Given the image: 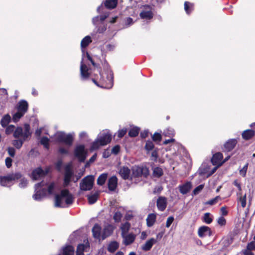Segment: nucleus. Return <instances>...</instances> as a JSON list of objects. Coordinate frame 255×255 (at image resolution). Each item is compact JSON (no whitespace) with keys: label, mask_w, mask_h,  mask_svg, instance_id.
<instances>
[{"label":"nucleus","mask_w":255,"mask_h":255,"mask_svg":"<svg viewBox=\"0 0 255 255\" xmlns=\"http://www.w3.org/2000/svg\"><path fill=\"white\" fill-rule=\"evenodd\" d=\"M92 41L91 36L87 35L82 39L80 43L82 52V58L80 64V75L82 80H83L87 79L89 77L91 72L90 68L88 67L89 63L87 61H90L95 67H97V64L93 60L88 53L86 52L84 49Z\"/></svg>","instance_id":"1"},{"label":"nucleus","mask_w":255,"mask_h":255,"mask_svg":"<svg viewBox=\"0 0 255 255\" xmlns=\"http://www.w3.org/2000/svg\"><path fill=\"white\" fill-rule=\"evenodd\" d=\"M55 188L54 183H51L50 184L47 182L42 181L35 185V193L33 195V198L36 201H40L45 196L47 193L52 194Z\"/></svg>","instance_id":"2"},{"label":"nucleus","mask_w":255,"mask_h":255,"mask_svg":"<svg viewBox=\"0 0 255 255\" xmlns=\"http://www.w3.org/2000/svg\"><path fill=\"white\" fill-rule=\"evenodd\" d=\"M73 195L67 189L62 190L59 194L55 196L54 206L56 207L66 208L68 205L73 203Z\"/></svg>","instance_id":"3"},{"label":"nucleus","mask_w":255,"mask_h":255,"mask_svg":"<svg viewBox=\"0 0 255 255\" xmlns=\"http://www.w3.org/2000/svg\"><path fill=\"white\" fill-rule=\"evenodd\" d=\"M112 135L108 130L101 131L95 141L92 143L90 150H95L99 148L100 146L107 145L110 142Z\"/></svg>","instance_id":"4"},{"label":"nucleus","mask_w":255,"mask_h":255,"mask_svg":"<svg viewBox=\"0 0 255 255\" xmlns=\"http://www.w3.org/2000/svg\"><path fill=\"white\" fill-rule=\"evenodd\" d=\"M99 83L95 79L92 81L98 87L102 88L110 89L113 86V74L110 70H107L105 73L100 72Z\"/></svg>","instance_id":"5"},{"label":"nucleus","mask_w":255,"mask_h":255,"mask_svg":"<svg viewBox=\"0 0 255 255\" xmlns=\"http://www.w3.org/2000/svg\"><path fill=\"white\" fill-rule=\"evenodd\" d=\"M21 176L20 172L12 173L5 176H0V184L3 187H10Z\"/></svg>","instance_id":"6"},{"label":"nucleus","mask_w":255,"mask_h":255,"mask_svg":"<svg viewBox=\"0 0 255 255\" xmlns=\"http://www.w3.org/2000/svg\"><path fill=\"white\" fill-rule=\"evenodd\" d=\"M131 171L132 172L131 181H133L135 179L142 176L147 177L149 174L148 168L143 165L132 166Z\"/></svg>","instance_id":"7"},{"label":"nucleus","mask_w":255,"mask_h":255,"mask_svg":"<svg viewBox=\"0 0 255 255\" xmlns=\"http://www.w3.org/2000/svg\"><path fill=\"white\" fill-rule=\"evenodd\" d=\"M74 135V132L66 134L64 132L58 131L55 134L54 136L58 141L70 146L72 144Z\"/></svg>","instance_id":"8"},{"label":"nucleus","mask_w":255,"mask_h":255,"mask_svg":"<svg viewBox=\"0 0 255 255\" xmlns=\"http://www.w3.org/2000/svg\"><path fill=\"white\" fill-rule=\"evenodd\" d=\"M30 126L28 124H25L24 129L21 127H17L13 132V136L16 138H20L26 140L31 135Z\"/></svg>","instance_id":"9"},{"label":"nucleus","mask_w":255,"mask_h":255,"mask_svg":"<svg viewBox=\"0 0 255 255\" xmlns=\"http://www.w3.org/2000/svg\"><path fill=\"white\" fill-rule=\"evenodd\" d=\"M104 7L102 5L99 6L97 8V11L101 14L95 16L92 18V23L96 27H97L98 25L101 24H103L104 21L109 16V12L104 11Z\"/></svg>","instance_id":"10"},{"label":"nucleus","mask_w":255,"mask_h":255,"mask_svg":"<svg viewBox=\"0 0 255 255\" xmlns=\"http://www.w3.org/2000/svg\"><path fill=\"white\" fill-rule=\"evenodd\" d=\"M94 178L92 175H89L84 178L80 184L81 190H90L93 186Z\"/></svg>","instance_id":"11"},{"label":"nucleus","mask_w":255,"mask_h":255,"mask_svg":"<svg viewBox=\"0 0 255 255\" xmlns=\"http://www.w3.org/2000/svg\"><path fill=\"white\" fill-rule=\"evenodd\" d=\"M74 154L80 162H84L87 155L85 146L84 145L77 146L74 150Z\"/></svg>","instance_id":"12"},{"label":"nucleus","mask_w":255,"mask_h":255,"mask_svg":"<svg viewBox=\"0 0 255 255\" xmlns=\"http://www.w3.org/2000/svg\"><path fill=\"white\" fill-rule=\"evenodd\" d=\"M140 16L142 19H151L153 17L152 7L149 5L144 6L140 13Z\"/></svg>","instance_id":"13"},{"label":"nucleus","mask_w":255,"mask_h":255,"mask_svg":"<svg viewBox=\"0 0 255 255\" xmlns=\"http://www.w3.org/2000/svg\"><path fill=\"white\" fill-rule=\"evenodd\" d=\"M119 173L123 179L131 180V170L127 166H124L121 167L119 171Z\"/></svg>","instance_id":"14"},{"label":"nucleus","mask_w":255,"mask_h":255,"mask_svg":"<svg viewBox=\"0 0 255 255\" xmlns=\"http://www.w3.org/2000/svg\"><path fill=\"white\" fill-rule=\"evenodd\" d=\"M123 238V243L126 246H128L133 243L135 239V235L132 233L124 234H121Z\"/></svg>","instance_id":"15"},{"label":"nucleus","mask_w":255,"mask_h":255,"mask_svg":"<svg viewBox=\"0 0 255 255\" xmlns=\"http://www.w3.org/2000/svg\"><path fill=\"white\" fill-rule=\"evenodd\" d=\"M47 173V171L45 172L41 168H37L32 171L31 177L33 180H38L44 176Z\"/></svg>","instance_id":"16"},{"label":"nucleus","mask_w":255,"mask_h":255,"mask_svg":"<svg viewBox=\"0 0 255 255\" xmlns=\"http://www.w3.org/2000/svg\"><path fill=\"white\" fill-rule=\"evenodd\" d=\"M223 156L220 152H217L213 155L211 159L212 163L214 165H221L223 164Z\"/></svg>","instance_id":"17"},{"label":"nucleus","mask_w":255,"mask_h":255,"mask_svg":"<svg viewBox=\"0 0 255 255\" xmlns=\"http://www.w3.org/2000/svg\"><path fill=\"white\" fill-rule=\"evenodd\" d=\"M157 207L159 210L163 211L167 206V200L164 197H159L156 202Z\"/></svg>","instance_id":"18"},{"label":"nucleus","mask_w":255,"mask_h":255,"mask_svg":"<svg viewBox=\"0 0 255 255\" xmlns=\"http://www.w3.org/2000/svg\"><path fill=\"white\" fill-rule=\"evenodd\" d=\"M118 185V178L116 176L111 177L108 180V186L109 190L114 191Z\"/></svg>","instance_id":"19"},{"label":"nucleus","mask_w":255,"mask_h":255,"mask_svg":"<svg viewBox=\"0 0 255 255\" xmlns=\"http://www.w3.org/2000/svg\"><path fill=\"white\" fill-rule=\"evenodd\" d=\"M114 231L113 226L108 225L105 227L102 233V239L104 240L112 235Z\"/></svg>","instance_id":"20"},{"label":"nucleus","mask_w":255,"mask_h":255,"mask_svg":"<svg viewBox=\"0 0 255 255\" xmlns=\"http://www.w3.org/2000/svg\"><path fill=\"white\" fill-rule=\"evenodd\" d=\"M180 192L184 195L188 193L192 188V184L190 182H187L185 184L180 185L178 187Z\"/></svg>","instance_id":"21"},{"label":"nucleus","mask_w":255,"mask_h":255,"mask_svg":"<svg viewBox=\"0 0 255 255\" xmlns=\"http://www.w3.org/2000/svg\"><path fill=\"white\" fill-rule=\"evenodd\" d=\"M198 236L203 238L206 236H210L211 231L209 227L207 226H202L200 227L198 231Z\"/></svg>","instance_id":"22"},{"label":"nucleus","mask_w":255,"mask_h":255,"mask_svg":"<svg viewBox=\"0 0 255 255\" xmlns=\"http://www.w3.org/2000/svg\"><path fill=\"white\" fill-rule=\"evenodd\" d=\"M28 109V103L25 100L20 101L17 106V111L25 114Z\"/></svg>","instance_id":"23"},{"label":"nucleus","mask_w":255,"mask_h":255,"mask_svg":"<svg viewBox=\"0 0 255 255\" xmlns=\"http://www.w3.org/2000/svg\"><path fill=\"white\" fill-rule=\"evenodd\" d=\"M156 242L157 241L155 239L151 238L147 240L145 244L141 246V248L144 251H149Z\"/></svg>","instance_id":"24"},{"label":"nucleus","mask_w":255,"mask_h":255,"mask_svg":"<svg viewBox=\"0 0 255 255\" xmlns=\"http://www.w3.org/2000/svg\"><path fill=\"white\" fill-rule=\"evenodd\" d=\"M237 141L236 139H231L224 144V149L226 151H231L236 146Z\"/></svg>","instance_id":"25"},{"label":"nucleus","mask_w":255,"mask_h":255,"mask_svg":"<svg viewBox=\"0 0 255 255\" xmlns=\"http://www.w3.org/2000/svg\"><path fill=\"white\" fill-rule=\"evenodd\" d=\"M73 175V172L69 166H67L65 168V172L64 175V185L67 186L69 184L71 181V178Z\"/></svg>","instance_id":"26"},{"label":"nucleus","mask_w":255,"mask_h":255,"mask_svg":"<svg viewBox=\"0 0 255 255\" xmlns=\"http://www.w3.org/2000/svg\"><path fill=\"white\" fill-rule=\"evenodd\" d=\"M89 247V244L87 241L85 244H81L78 246L76 255H84L83 252Z\"/></svg>","instance_id":"27"},{"label":"nucleus","mask_w":255,"mask_h":255,"mask_svg":"<svg viewBox=\"0 0 255 255\" xmlns=\"http://www.w3.org/2000/svg\"><path fill=\"white\" fill-rule=\"evenodd\" d=\"M92 233L95 238L100 239L101 237L102 238L101 228L99 225H94L92 229Z\"/></svg>","instance_id":"28"},{"label":"nucleus","mask_w":255,"mask_h":255,"mask_svg":"<svg viewBox=\"0 0 255 255\" xmlns=\"http://www.w3.org/2000/svg\"><path fill=\"white\" fill-rule=\"evenodd\" d=\"M156 216L155 214H153V213L149 214L148 215V216L146 219V224H147V227H152L155 223V222L156 221Z\"/></svg>","instance_id":"29"},{"label":"nucleus","mask_w":255,"mask_h":255,"mask_svg":"<svg viewBox=\"0 0 255 255\" xmlns=\"http://www.w3.org/2000/svg\"><path fill=\"white\" fill-rule=\"evenodd\" d=\"M99 196V192H96L94 193H92L90 195H87V198L88 200V202L90 204H93L95 203Z\"/></svg>","instance_id":"30"},{"label":"nucleus","mask_w":255,"mask_h":255,"mask_svg":"<svg viewBox=\"0 0 255 255\" xmlns=\"http://www.w3.org/2000/svg\"><path fill=\"white\" fill-rule=\"evenodd\" d=\"M255 135V132L252 129H247L244 130L242 134V137L245 140H249L252 138Z\"/></svg>","instance_id":"31"},{"label":"nucleus","mask_w":255,"mask_h":255,"mask_svg":"<svg viewBox=\"0 0 255 255\" xmlns=\"http://www.w3.org/2000/svg\"><path fill=\"white\" fill-rule=\"evenodd\" d=\"M62 251L63 255H74V249L71 246L69 245L64 247Z\"/></svg>","instance_id":"32"},{"label":"nucleus","mask_w":255,"mask_h":255,"mask_svg":"<svg viewBox=\"0 0 255 255\" xmlns=\"http://www.w3.org/2000/svg\"><path fill=\"white\" fill-rule=\"evenodd\" d=\"M119 247V243L116 241H113L109 244L108 250L110 253H113L118 249Z\"/></svg>","instance_id":"33"},{"label":"nucleus","mask_w":255,"mask_h":255,"mask_svg":"<svg viewBox=\"0 0 255 255\" xmlns=\"http://www.w3.org/2000/svg\"><path fill=\"white\" fill-rule=\"evenodd\" d=\"M11 120V117L8 114L4 115L0 121V124L3 128L7 126Z\"/></svg>","instance_id":"34"},{"label":"nucleus","mask_w":255,"mask_h":255,"mask_svg":"<svg viewBox=\"0 0 255 255\" xmlns=\"http://www.w3.org/2000/svg\"><path fill=\"white\" fill-rule=\"evenodd\" d=\"M118 0H106L105 2V6L109 9L115 8L117 4Z\"/></svg>","instance_id":"35"},{"label":"nucleus","mask_w":255,"mask_h":255,"mask_svg":"<svg viewBox=\"0 0 255 255\" xmlns=\"http://www.w3.org/2000/svg\"><path fill=\"white\" fill-rule=\"evenodd\" d=\"M108 177L107 173H103L100 175L97 179V184L99 185H103L105 183Z\"/></svg>","instance_id":"36"},{"label":"nucleus","mask_w":255,"mask_h":255,"mask_svg":"<svg viewBox=\"0 0 255 255\" xmlns=\"http://www.w3.org/2000/svg\"><path fill=\"white\" fill-rule=\"evenodd\" d=\"M184 9L187 14H190L193 9V4L188 1H185L184 2Z\"/></svg>","instance_id":"37"},{"label":"nucleus","mask_w":255,"mask_h":255,"mask_svg":"<svg viewBox=\"0 0 255 255\" xmlns=\"http://www.w3.org/2000/svg\"><path fill=\"white\" fill-rule=\"evenodd\" d=\"M139 131V128L136 127H134L129 130L128 135L130 137H135L138 134Z\"/></svg>","instance_id":"38"},{"label":"nucleus","mask_w":255,"mask_h":255,"mask_svg":"<svg viewBox=\"0 0 255 255\" xmlns=\"http://www.w3.org/2000/svg\"><path fill=\"white\" fill-rule=\"evenodd\" d=\"M24 141L25 140H24L23 139L18 138L17 139H15L12 141V144L17 149H19L21 147V146L23 144V143Z\"/></svg>","instance_id":"39"},{"label":"nucleus","mask_w":255,"mask_h":255,"mask_svg":"<svg viewBox=\"0 0 255 255\" xmlns=\"http://www.w3.org/2000/svg\"><path fill=\"white\" fill-rule=\"evenodd\" d=\"M163 174L162 169L158 167L153 168V175L156 177H159Z\"/></svg>","instance_id":"40"},{"label":"nucleus","mask_w":255,"mask_h":255,"mask_svg":"<svg viewBox=\"0 0 255 255\" xmlns=\"http://www.w3.org/2000/svg\"><path fill=\"white\" fill-rule=\"evenodd\" d=\"M163 134L166 136H173L174 134V130L170 128H168L164 130Z\"/></svg>","instance_id":"41"},{"label":"nucleus","mask_w":255,"mask_h":255,"mask_svg":"<svg viewBox=\"0 0 255 255\" xmlns=\"http://www.w3.org/2000/svg\"><path fill=\"white\" fill-rule=\"evenodd\" d=\"M24 114L19 111L15 113L12 117V120L14 122H17Z\"/></svg>","instance_id":"42"},{"label":"nucleus","mask_w":255,"mask_h":255,"mask_svg":"<svg viewBox=\"0 0 255 255\" xmlns=\"http://www.w3.org/2000/svg\"><path fill=\"white\" fill-rule=\"evenodd\" d=\"M49 139L46 137H42L40 140V143L41 144L43 145L44 146L48 149L49 147Z\"/></svg>","instance_id":"43"},{"label":"nucleus","mask_w":255,"mask_h":255,"mask_svg":"<svg viewBox=\"0 0 255 255\" xmlns=\"http://www.w3.org/2000/svg\"><path fill=\"white\" fill-rule=\"evenodd\" d=\"M204 221L207 224H210L212 222V219L209 213H206L203 217Z\"/></svg>","instance_id":"44"},{"label":"nucleus","mask_w":255,"mask_h":255,"mask_svg":"<svg viewBox=\"0 0 255 255\" xmlns=\"http://www.w3.org/2000/svg\"><path fill=\"white\" fill-rule=\"evenodd\" d=\"M154 147V145L152 141L149 140L146 142L145 148L147 151H149L152 150Z\"/></svg>","instance_id":"45"},{"label":"nucleus","mask_w":255,"mask_h":255,"mask_svg":"<svg viewBox=\"0 0 255 255\" xmlns=\"http://www.w3.org/2000/svg\"><path fill=\"white\" fill-rule=\"evenodd\" d=\"M219 200H221V197L219 196H217L215 198L207 201L206 204L212 205L217 203Z\"/></svg>","instance_id":"46"},{"label":"nucleus","mask_w":255,"mask_h":255,"mask_svg":"<svg viewBox=\"0 0 255 255\" xmlns=\"http://www.w3.org/2000/svg\"><path fill=\"white\" fill-rule=\"evenodd\" d=\"M28 181L24 178H21L20 180L19 187L21 188H24L27 186Z\"/></svg>","instance_id":"47"},{"label":"nucleus","mask_w":255,"mask_h":255,"mask_svg":"<svg viewBox=\"0 0 255 255\" xmlns=\"http://www.w3.org/2000/svg\"><path fill=\"white\" fill-rule=\"evenodd\" d=\"M96 28H97V32L102 33L106 30V26L103 23L98 25Z\"/></svg>","instance_id":"48"},{"label":"nucleus","mask_w":255,"mask_h":255,"mask_svg":"<svg viewBox=\"0 0 255 255\" xmlns=\"http://www.w3.org/2000/svg\"><path fill=\"white\" fill-rule=\"evenodd\" d=\"M204 188V185L201 184L196 187L193 191V194L194 195L198 194Z\"/></svg>","instance_id":"49"},{"label":"nucleus","mask_w":255,"mask_h":255,"mask_svg":"<svg viewBox=\"0 0 255 255\" xmlns=\"http://www.w3.org/2000/svg\"><path fill=\"white\" fill-rule=\"evenodd\" d=\"M248 167V163H246L244 166V167L240 170V174L243 177H245L246 176Z\"/></svg>","instance_id":"50"},{"label":"nucleus","mask_w":255,"mask_h":255,"mask_svg":"<svg viewBox=\"0 0 255 255\" xmlns=\"http://www.w3.org/2000/svg\"><path fill=\"white\" fill-rule=\"evenodd\" d=\"M239 202L241 204L243 208H245L246 206V194H245L243 197H240Z\"/></svg>","instance_id":"51"},{"label":"nucleus","mask_w":255,"mask_h":255,"mask_svg":"<svg viewBox=\"0 0 255 255\" xmlns=\"http://www.w3.org/2000/svg\"><path fill=\"white\" fill-rule=\"evenodd\" d=\"M129 228V225L128 224H125V225H123L121 227V230H122V234L124 233V234H128V229Z\"/></svg>","instance_id":"52"},{"label":"nucleus","mask_w":255,"mask_h":255,"mask_svg":"<svg viewBox=\"0 0 255 255\" xmlns=\"http://www.w3.org/2000/svg\"><path fill=\"white\" fill-rule=\"evenodd\" d=\"M14 128H15V127L14 126L9 125L5 129V133L7 134H9L15 130Z\"/></svg>","instance_id":"53"},{"label":"nucleus","mask_w":255,"mask_h":255,"mask_svg":"<svg viewBox=\"0 0 255 255\" xmlns=\"http://www.w3.org/2000/svg\"><path fill=\"white\" fill-rule=\"evenodd\" d=\"M152 139L153 140L155 141H160L161 139V135L160 133L155 132L153 135H152Z\"/></svg>","instance_id":"54"},{"label":"nucleus","mask_w":255,"mask_h":255,"mask_svg":"<svg viewBox=\"0 0 255 255\" xmlns=\"http://www.w3.org/2000/svg\"><path fill=\"white\" fill-rule=\"evenodd\" d=\"M122 217V215L121 212H117L114 215V219L116 222H119L121 220Z\"/></svg>","instance_id":"55"},{"label":"nucleus","mask_w":255,"mask_h":255,"mask_svg":"<svg viewBox=\"0 0 255 255\" xmlns=\"http://www.w3.org/2000/svg\"><path fill=\"white\" fill-rule=\"evenodd\" d=\"M127 132V129L126 128L120 129L118 131V136L119 138H122L123 137L126 132Z\"/></svg>","instance_id":"56"},{"label":"nucleus","mask_w":255,"mask_h":255,"mask_svg":"<svg viewBox=\"0 0 255 255\" xmlns=\"http://www.w3.org/2000/svg\"><path fill=\"white\" fill-rule=\"evenodd\" d=\"M247 249L251 251L255 250V241L254 240L248 244Z\"/></svg>","instance_id":"57"},{"label":"nucleus","mask_w":255,"mask_h":255,"mask_svg":"<svg viewBox=\"0 0 255 255\" xmlns=\"http://www.w3.org/2000/svg\"><path fill=\"white\" fill-rule=\"evenodd\" d=\"M12 160L10 157H6L5 159V163L7 168H10L12 165Z\"/></svg>","instance_id":"58"},{"label":"nucleus","mask_w":255,"mask_h":255,"mask_svg":"<svg viewBox=\"0 0 255 255\" xmlns=\"http://www.w3.org/2000/svg\"><path fill=\"white\" fill-rule=\"evenodd\" d=\"M174 221V217L173 216L169 217L166 221V227L169 228Z\"/></svg>","instance_id":"59"},{"label":"nucleus","mask_w":255,"mask_h":255,"mask_svg":"<svg viewBox=\"0 0 255 255\" xmlns=\"http://www.w3.org/2000/svg\"><path fill=\"white\" fill-rule=\"evenodd\" d=\"M218 224L220 226H224L226 224L225 219L223 217H220L217 220Z\"/></svg>","instance_id":"60"},{"label":"nucleus","mask_w":255,"mask_h":255,"mask_svg":"<svg viewBox=\"0 0 255 255\" xmlns=\"http://www.w3.org/2000/svg\"><path fill=\"white\" fill-rule=\"evenodd\" d=\"M151 160L155 161L157 160L158 157V153L156 150H154L151 153Z\"/></svg>","instance_id":"61"},{"label":"nucleus","mask_w":255,"mask_h":255,"mask_svg":"<svg viewBox=\"0 0 255 255\" xmlns=\"http://www.w3.org/2000/svg\"><path fill=\"white\" fill-rule=\"evenodd\" d=\"M134 23L133 19L130 17H128L125 20V24L127 26H129Z\"/></svg>","instance_id":"62"},{"label":"nucleus","mask_w":255,"mask_h":255,"mask_svg":"<svg viewBox=\"0 0 255 255\" xmlns=\"http://www.w3.org/2000/svg\"><path fill=\"white\" fill-rule=\"evenodd\" d=\"M7 150L8 154L11 157H14V156L15 150V149H14V148L13 147H8L7 148Z\"/></svg>","instance_id":"63"},{"label":"nucleus","mask_w":255,"mask_h":255,"mask_svg":"<svg viewBox=\"0 0 255 255\" xmlns=\"http://www.w3.org/2000/svg\"><path fill=\"white\" fill-rule=\"evenodd\" d=\"M120 151V147L119 145H116L115 146H114L112 149V152L116 154H117Z\"/></svg>","instance_id":"64"}]
</instances>
